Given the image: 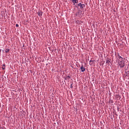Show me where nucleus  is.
<instances>
[{"label": "nucleus", "mask_w": 129, "mask_h": 129, "mask_svg": "<svg viewBox=\"0 0 129 129\" xmlns=\"http://www.w3.org/2000/svg\"><path fill=\"white\" fill-rule=\"evenodd\" d=\"M118 66H120V68H123L124 67V61L123 59L118 60Z\"/></svg>", "instance_id": "obj_1"}, {"label": "nucleus", "mask_w": 129, "mask_h": 129, "mask_svg": "<svg viewBox=\"0 0 129 129\" xmlns=\"http://www.w3.org/2000/svg\"><path fill=\"white\" fill-rule=\"evenodd\" d=\"M78 6L80 7V9H84L85 8V5L82 4L81 3L79 4Z\"/></svg>", "instance_id": "obj_2"}, {"label": "nucleus", "mask_w": 129, "mask_h": 129, "mask_svg": "<svg viewBox=\"0 0 129 129\" xmlns=\"http://www.w3.org/2000/svg\"><path fill=\"white\" fill-rule=\"evenodd\" d=\"M110 61H111V59H109V58H108V59L106 60V65H108V66H109V65H110V63H111Z\"/></svg>", "instance_id": "obj_3"}, {"label": "nucleus", "mask_w": 129, "mask_h": 129, "mask_svg": "<svg viewBox=\"0 0 129 129\" xmlns=\"http://www.w3.org/2000/svg\"><path fill=\"white\" fill-rule=\"evenodd\" d=\"M80 69H81L82 72H84V71H85V68H84V67H83V66H81Z\"/></svg>", "instance_id": "obj_4"}, {"label": "nucleus", "mask_w": 129, "mask_h": 129, "mask_svg": "<svg viewBox=\"0 0 129 129\" xmlns=\"http://www.w3.org/2000/svg\"><path fill=\"white\" fill-rule=\"evenodd\" d=\"M72 3L75 5V4H78V0H72Z\"/></svg>", "instance_id": "obj_5"}, {"label": "nucleus", "mask_w": 129, "mask_h": 129, "mask_svg": "<svg viewBox=\"0 0 129 129\" xmlns=\"http://www.w3.org/2000/svg\"><path fill=\"white\" fill-rule=\"evenodd\" d=\"M122 59H123V58H122L121 56H120V55L118 54V61H119V60H123Z\"/></svg>", "instance_id": "obj_6"}, {"label": "nucleus", "mask_w": 129, "mask_h": 129, "mask_svg": "<svg viewBox=\"0 0 129 129\" xmlns=\"http://www.w3.org/2000/svg\"><path fill=\"white\" fill-rule=\"evenodd\" d=\"M38 16H39V17H41V16H42V15H43V12L40 11L39 12L37 13Z\"/></svg>", "instance_id": "obj_7"}, {"label": "nucleus", "mask_w": 129, "mask_h": 129, "mask_svg": "<svg viewBox=\"0 0 129 129\" xmlns=\"http://www.w3.org/2000/svg\"><path fill=\"white\" fill-rule=\"evenodd\" d=\"M5 52H6V53H9V52H10V49H6L5 50Z\"/></svg>", "instance_id": "obj_8"}, {"label": "nucleus", "mask_w": 129, "mask_h": 129, "mask_svg": "<svg viewBox=\"0 0 129 129\" xmlns=\"http://www.w3.org/2000/svg\"><path fill=\"white\" fill-rule=\"evenodd\" d=\"M93 64V60H90V65H92Z\"/></svg>", "instance_id": "obj_9"}, {"label": "nucleus", "mask_w": 129, "mask_h": 129, "mask_svg": "<svg viewBox=\"0 0 129 129\" xmlns=\"http://www.w3.org/2000/svg\"><path fill=\"white\" fill-rule=\"evenodd\" d=\"M2 69H3V70H5V69H6V68H5V67H3Z\"/></svg>", "instance_id": "obj_10"}, {"label": "nucleus", "mask_w": 129, "mask_h": 129, "mask_svg": "<svg viewBox=\"0 0 129 129\" xmlns=\"http://www.w3.org/2000/svg\"><path fill=\"white\" fill-rule=\"evenodd\" d=\"M16 27H19V25L18 24H16Z\"/></svg>", "instance_id": "obj_11"}, {"label": "nucleus", "mask_w": 129, "mask_h": 129, "mask_svg": "<svg viewBox=\"0 0 129 129\" xmlns=\"http://www.w3.org/2000/svg\"><path fill=\"white\" fill-rule=\"evenodd\" d=\"M4 67L6 66V64H3Z\"/></svg>", "instance_id": "obj_12"}]
</instances>
